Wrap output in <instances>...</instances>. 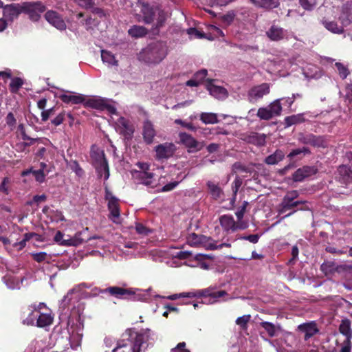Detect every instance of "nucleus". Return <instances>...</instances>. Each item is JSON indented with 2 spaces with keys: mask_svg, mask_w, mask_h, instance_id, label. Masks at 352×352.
<instances>
[{
  "mask_svg": "<svg viewBox=\"0 0 352 352\" xmlns=\"http://www.w3.org/2000/svg\"><path fill=\"white\" fill-rule=\"evenodd\" d=\"M178 135L180 142L188 148L189 152H197L201 150L204 147L202 142H198L187 133L181 132Z\"/></svg>",
  "mask_w": 352,
  "mask_h": 352,
  "instance_id": "10",
  "label": "nucleus"
},
{
  "mask_svg": "<svg viewBox=\"0 0 352 352\" xmlns=\"http://www.w3.org/2000/svg\"><path fill=\"white\" fill-rule=\"evenodd\" d=\"M80 6L85 8H91L94 3V0H74Z\"/></svg>",
  "mask_w": 352,
  "mask_h": 352,
  "instance_id": "59",
  "label": "nucleus"
},
{
  "mask_svg": "<svg viewBox=\"0 0 352 352\" xmlns=\"http://www.w3.org/2000/svg\"><path fill=\"white\" fill-rule=\"evenodd\" d=\"M301 6L307 10H313L316 6V0H299Z\"/></svg>",
  "mask_w": 352,
  "mask_h": 352,
  "instance_id": "53",
  "label": "nucleus"
},
{
  "mask_svg": "<svg viewBox=\"0 0 352 352\" xmlns=\"http://www.w3.org/2000/svg\"><path fill=\"white\" fill-rule=\"evenodd\" d=\"M218 114L214 113L203 112L200 114V120L206 124H217L219 122Z\"/></svg>",
  "mask_w": 352,
  "mask_h": 352,
  "instance_id": "37",
  "label": "nucleus"
},
{
  "mask_svg": "<svg viewBox=\"0 0 352 352\" xmlns=\"http://www.w3.org/2000/svg\"><path fill=\"white\" fill-rule=\"evenodd\" d=\"M210 238H206V236L202 235H197L195 233H192L188 236L187 239V242L190 245L192 246H197L201 243H205V245L206 243L208 241V240Z\"/></svg>",
  "mask_w": 352,
  "mask_h": 352,
  "instance_id": "38",
  "label": "nucleus"
},
{
  "mask_svg": "<svg viewBox=\"0 0 352 352\" xmlns=\"http://www.w3.org/2000/svg\"><path fill=\"white\" fill-rule=\"evenodd\" d=\"M23 80L19 78H12L10 84V89L12 93H16L23 85Z\"/></svg>",
  "mask_w": 352,
  "mask_h": 352,
  "instance_id": "49",
  "label": "nucleus"
},
{
  "mask_svg": "<svg viewBox=\"0 0 352 352\" xmlns=\"http://www.w3.org/2000/svg\"><path fill=\"white\" fill-rule=\"evenodd\" d=\"M213 289H214V287H209L208 288L199 290L196 293L188 292L186 294V297H194V296H201V297H205V298L208 297V298H210L209 302L210 303V300H211L212 296Z\"/></svg>",
  "mask_w": 352,
  "mask_h": 352,
  "instance_id": "41",
  "label": "nucleus"
},
{
  "mask_svg": "<svg viewBox=\"0 0 352 352\" xmlns=\"http://www.w3.org/2000/svg\"><path fill=\"white\" fill-rule=\"evenodd\" d=\"M220 224L226 231H235L237 230L236 223L231 215L225 214L219 219Z\"/></svg>",
  "mask_w": 352,
  "mask_h": 352,
  "instance_id": "27",
  "label": "nucleus"
},
{
  "mask_svg": "<svg viewBox=\"0 0 352 352\" xmlns=\"http://www.w3.org/2000/svg\"><path fill=\"white\" fill-rule=\"evenodd\" d=\"M101 58L104 63L108 66H118V60L116 59L115 56L107 50H101Z\"/></svg>",
  "mask_w": 352,
  "mask_h": 352,
  "instance_id": "39",
  "label": "nucleus"
},
{
  "mask_svg": "<svg viewBox=\"0 0 352 352\" xmlns=\"http://www.w3.org/2000/svg\"><path fill=\"white\" fill-rule=\"evenodd\" d=\"M30 6L29 4L25 3V2L6 5L3 7V16L9 23H12L19 17L20 14L24 13V10H27Z\"/></svg>",
  "mask_w": 352,
  "mask_h": 352,
  "instance_id": "5",
  "label": "nucleus"
},
{
  "mask_svg": "<svg viewBox=\"0 0 352 352\" xmlns=\"http://www.w3.org/2000/svg\"><path fill=\"white\" fill-rule=\"evenodd\" d=\"M154 151L155 152L156 160H167L174 155L176 151V146L172 142H164L156 146Z\"/></svg>",
  "mask_w": 352,
  "mask_h": 352,
  "instance_id": "9",
  "label": "nucleus"
},
{
  "mask_svg": "<svg viewBox=\"0 0 352 352\" xmlns=\"http://www.w3.org/2000/svg\"><path fill=\"white\" fill-rule=\"evenodd\" d=\"M209 30H210V33L214 35V37H219V36L223 37L224 36L223 32L217 26L210 25L209 27Z\"/></svg>",
  "mask_w": 352,
  "mask_h": 352,
  "instance_id": "60",
  "label": "nucleus"
},
{
  "mask_svg": "<svg viewBox=\"0 0 352 352\" xmlns=\"http://www.w3.org/2000/svg\"><path fill=\"white\" fill-rule=\"evenodd\" d=\"M339 19L343 26H347L352 22V4L346 3L342 7Z\"/></svg>",
  "mask_w": 352,
  "mask_h": 352,
  "instance_id": "22",
  "label": "nucleus"
},
{
  "mask_svg": "<svg viewBox=\"0 0 352 352\" xmlns=\"http://www.w3.org/2000/svg\"><path fill=\"white\" fill-rule=\"evenodd\" d=\"M86 284L82 283L79 285L78 286L74 287V289H71L67 295L63 298V299L61 300L60 302V307L63 309L72 306V308L74 307V298L72 297L73 294L77 289H80V288L85 287Z\"/></svg>",
  "mask_w": 352,
  "mask_h": 352,
  "instance_id": "26",
  "label": "nucleus"
},
{
  "mask_svg": "<svg viewBox=\"0 0 352 352\" xmlns=\"http://www.w3.org/2000/svg\"><path fill=\"white\" fill-rule=\"evenodd\" d=\"M6 124L11 128V129H12L14 127L16 121L12 113L10 112L7 115L6 118Z\"/></svg>",
  "mask_w": 352,
  "mask_h": 352,
  "instance_id": "61",
  "label": "nucleus"
},
{
  "mask_svg": "<svg viewBox=\"0 0 352 352\" xmlns=\"http://www.w3.org/2000/svg\"><path fill=\"white\" fill-rule=\"evenodd\" d=\"M228 296V293L226 291H214V288L212 292V296L210 300V303H214L219 301V299Z\"/></svg>",
  "mask_w": 352,
  "mask_h": 352,
  "instance_id": "52",
  "label": "nucleus"
},
{
  "mask_svg": "<svg viewBox=\"0 0 352 352\" xmlns=\"http://www.w3.org/2000/svg\"><path fill=\"white\" fill-rule=\"evenodd\" d=\"M134 11L138 21L146 24L153 23V32H157L164 25L167 17L166 13L157 6L140 1L136 3Z\"/></svg>",
  "mask_w": 352,
  "mask_h": 352,
  "instance_id": "2",
  "label": "nucleus"
},
{
  "mask_svg": "<svg viewBox=\"0 0 352 352\" xmlns=\"http://www.w3.org/2000/svg\"><path fill=\"white\" fill-rule=\"evenodd\" d=\"M45 19L56 28L63 30L66 28V24L63 18L55 11H47L45 14Z\"/></svg>",
  "mask_w": 352,
  "mask_h": 352,
  "instance_id": "16",
  "label": "nucleus"
},
{
  "mask_svg": "<svg viewBox=\"0 0 352 352\" xmlns=\"http://www.w3.org/2000/svg\"><path fill=\"white\" fill-rule=\"evenodd\" d=\"M305 113H298L286 117L284 120L285 127L305 122Z\"/></svg>",
  "mask_w": 352,
  "mask_h": 352,
  "instance_id": "32",
  "label": "nucleus"
},
{
  "mask_svg": "<svg viewBox=\"0 0 352 352\" xmlns=\"http://www.w3.org/2000/svg\"><path fill=\"white\" fill-rule=\"evenodd\" d=\"M32 173L33 175H34L35 177V179L37 182L41 183L44 181L45 179V177L46 175V174L43 172V170H34V171H32V170H26V171H24L23 173V175H28L29 173Z\"/></svg>",
  "mask_w": 352,
  "mask_h": 352,
  "instance_id": "50",
  "label": "nucleus"
},
{
  "mask_svg": "<svg viewBox=\"0 0 352 352\" xmlns=\"http://www.w3.org/2000/svg\"><path fill=\"white\" fill-rule=\"evenodd\" d=\"M251 316L250 314L243 315V316L239 317L236 320V324L239 326L241 329L247 330L248 324L250 321Z\"/></svg>",
  "mask_w": 352,
  "mask_h": 352,
  "instance_id": "45",
  "label": "nucleus"
},
{
  "mask_svg": "<svg viewBox=\"0 0 352 352\" xmlns=\"http://www.w3.org/2000/svg\"><path fill=\"white\" fill-rule=\"evenodd\" d=\"M131 292L129 294V300H138L142 302H149L153 298H164L160 295H157L152 292V289H141L137 288H129Z\"/></svg>",
  "mask_w": 352,
  "mask_h": 352,
  "instance_id": "7",
  "label": "nucleus"
},
{
  "mask_svg": "<svg viewBox=\"0 0 352 352\" xmlns=\"http://www.w3.org/2000/svg\"><path fill=\"white\" fill-rule=\"evenodd\" d=\"M206 186L208 187L209 193L213 199H218L221 198L223 192L218 184H216L212 181H208L206 183Z\"/></svg>",
  "mask_w": 352,
  "mask_h": 352,
  "instance_id": "29",
  "label": "nucleus"
},
{
  "mask_svg": "<svg viewBox=\"0 0 352 352\" xmlns=\"http://www.w3.org/2000/svg\"><path fill=\"white\" fill-rule=\"evenodd\" d=\"M135 230L137 233L144 236L148 235L149 233L151 232V230L150 229L147 228L143 224L139 223L135 224Z\"/></svg>",
  "mask_w": 352,
  "mask_h": 352,
  "instance_id": "57",
  "label": "nucleus"
},
{
  "mask_svg": "<svg viewBox=\"0 0 352 352\" xmlns=\"http://www.w3.org/2000/svg\"><path fill=\"white\" fill-rule=\"evenodd\" d=\"M107 199L109 200L108 208L110 211V218L116 223H120V210L118 200L111 195H107Z\"/></svg>",
  "mask_w": 352,
  "mask_h": 352,
  "instance_id": "15",
  "label": "nucleus"
},
{
  "mask_svg": "<svg viewBox=\"0 0 352 352\" xmlns=\"http://www.w3.org/2000/svg\"><path fill=\"white\" fill-rule=\"evenodd\" d=\"M340 336L336 339V351L338 352H351L352 338L351 322L348 319L341 321L339 326Z\"/></svg>",
  "mask_w": 352,
  "mask_h": 352,
  "instance_id": "4",
  "label": "nucleus"
},
{
  "mask_svg": "<svg viewBox=\"0 0 352 352\" xmlns=\"http://www.w3.org/2000/svg\"><path fill=\"white\" fill-rule=\"evenodd\" d=\"M123 336L113 352H145L155 340V333L148 329L141 331L127 329Z\"/></svg>",
  "mask_w": 352,
  "mask_h": 352,
  "instance_id": "1",
  "label": "nucleus"
},
{
  "mask_svg": "<svg viewBox=\"0 0 352 352\" xmlns=\"http://www.w3.org/2000/svg\"><path fill=\"white\" fill-rule=\"evenodd\" d=\"M38 313L39 311L37 310L35 304L23 308L20 314L22 324L28 326H34Z\"/></svg>",
  "mask_w": 352,
  "mask_h": 352,
  "instance_id": "8",
  "label": "nucleus"
},
{
  "mask_svg": "<svg viewBox=\"0 0 352 352\" xmlns=\"http://www.w3.org/2000/svg\"><path fill=\"white\" fill-rule=\"evenodd\" d=\"M298 140L304 144H309L314 146L320 145V140L311 133H300L298 136Z\"/></svg>",
  "mask_w": 352,
  "mask_h": 352,
  "instance_id": "24",
  "label": "nucleus"
},
{
  "mask_svg": "<svg viewBox=\"0 0 352 352\" xmlns=\"http://www.w3.org/2000/svg\"><path fill=\"white\" fill-rule=\"evenodd\" d=\"M137 166L139 167L140 170H135L133 173V178L140 184L147 186H153L154 184L153 174L148 171V164L138 162Z\"/></svg>",
  "mask_w": 352,
  "mask_h": 352,
  "instance_id": "6",
  "label": "nucleus"
},
{
  "mask_svg": "<svg viewBox=\"0 0 352 352\" xmlns=\"http://www.w3.org/2000/svg\"><path fill=\"white\" fill-rule=\"evenodd\" d=\"M270 93V85L263 83L251 88L248 92V100L250 102L254 103L264 96Z\"/></svg>",
  "mask_w": 352,
  "mask_h": 352,
  "instance_id": "11",
  "label": "nucleus"
},
{
  "mask_svg": "<svg viewBox=\"0 0 352 352\" xmlns=\"http://www.w3.org/2000/svg\"><path fill=\"white\" fill-rule=\"evenodd\" d=\"M322 23L326 29L334 34H341L343 32V28L338 26L337 23L333 21L322 20Z\"/></svg>",
  "mask_w": 352,
  "mask_h": 352,
  "instance_id": "43",
  "label": "nucleus"
},
{
  "mask_svg": "<svg viewBox=\"0 0 352 352\" xmlns=\"http://www.w3.org/2000/svg\"><path fill=\"white\" fill-rule=\"evenodd\" d=\"M305 201H285V199H283L281 204L279 206L278 213L283 214L286 211L298 206L299 204H303Z\"/></svg>",
  "mask_w": 352,
  "mask_h": 352,
  "instance_id": "36",
  "label": "nucleus"
},
{
  "mask_svg": "<svg viewBox=\"0 0 352 352\" xmlns=\"http://www.w3.org/2000/svg\"><path fill=\"white\" fill-rule=\"evenodd\" d=\"M116 128L120 133L126 138H131L134 132V129L129 121L123 117H120L116 122Z\"/></svg>",
  "mask_w": 352,
  "mask_h": 352,
  "instance_id": "19",
  "label": "nucleus"
},
{
  "mask_svg": "<svg viewBox=\"0 0 352 352\" xmlns=\"http://www.w3.org/2000/svg\"><path fill=\"white\" fill-rule=\"evenodd\" d=\"M233 0H208V4L211 7H222L226 6Z\"/></svg>",
  "mask_w": 352,
  "mask_h": 352,
  "instance_id": "56",
  "label": "nucleus"
},
{
  "mask_svg": "<svg viewBox=\"0 0 352 352\" xmlns=\"http://www.w3.org/2000/svg\"><path fill=\"white\" fill-rule=\"evenodd\" d=\"M285 157V153L281 150H276L273 154L267 156L265 162L270 165L276 164L280 162Z\"/></svg>",
  "mask_w": 352,
  "mask_h": 352,
  "instance_id": "40",
  "label": "nucleus"
},
{
  "mask_svg": "<svg viewBox=\"0 0 352 352\" xmlns=\"http://www.w3.org/2000/svg\"><path fill=\"white\" fill-rule=\"evenodd\" d=\"M208 241L205 245V247L208 250H214L217 249H221L223 247H230L231 244L228 243H222L219 245L216 244V242L211 239L208 240Z\"/></svg>",
  "mask_w": 352,
  "mask_h": 352,
  "instance_id": "46",
  "label": "nucleus"
},
{
  "mask_svg": "<svg viewBox=\"0 0 352 352\" xmlns=\"http://www.w3.org/2000/svg\"><path fill=\"white\" fill-rule=\"evenodd\" d=\"M91 157L98 164H100V167L104 171V180L108 179L109 177V170L107 162L104 158V154L102 151L98 147L93 146L91 149Z\"/></svg>",
  "mask_w": 352,
  "mask_h": 352,
  "instance_id": "12",
  "label": "nucleus"
},
{
  "mask_svg": "<svg viewBox=\"0 0 352 352\" xmlns=\"http://www.w3.org/2000/svg\"><path fill=\"white\" fill-rule=\"evenodd\" d=\"M310 151L308 148L303 146L302 148H296L292 150L287 155V157L292 159L293 157L299 155H307L309 154Z\"/></svg>",
  "mask_w": 352,
  "mask_h": 352,
  "instance_id": "48",
  "label": "nucleus"
},
{
  "mask_svg": "<svg viewBox=\"0 0 352 352\" xmlns=\"http://www.w3.org/2000/svg\"><path fill=\"white\" fill-rule=\"evenodd\" d=\"M336 178L341 184L348 186L352 182V170L345 165L340 166Z\"/></svg>",
  "mask_w": 352,
  "mask_h": 352,
  "instance_id": "14",
  "label": "nucleus"
},
{
  "mask_svg": "<svg viewBox=\"0 0 352 352\" xmlns=\"http://www.w3.org/2000/svg\"><path fill=\"white\" fill-rule=\"evenodd\" d=\"M52 321L53 317L50 314L41 313L39 311L34 326L38 327H45L50 326L52 323Z\"/></svg>",
  "mask_w": 352,
  "mask_h": 352,
  "instance_id": "28",
  "label": "nucleus"
},
{
  "mask_svg": "<svg viewBox=\"0 0 352 352\" xmlns=\"http://www.w3.org/2000/svg\"><path fill=\"white\" fill-rule=\"evenodd\" d=\"M110 295L118 298L129 299V289H125L120 287H109L104 289Z\"/></svg>",
  "mask_w": 352,
  "mask_h": 352,
  "instance_id": "23",
  "label": "nucleus"
},
{
  "mask_svg": "<svg viewBox=\"0 0 352 352\" xmlns=\"http://www.w3.org/2000/svg\"><path fill=\"white\" fill-rule=\"evenodd\" d=\"M299 330L304 333V339L308 340L318 332L316 324L314 322L305 323L298 326Z\"/></svg>",
  "mask_w": 352,
  "mask_h": 352,
  "instance_id": "25",
  "label": "nucleus"
},
{
  "mask_svg": "<svg viewBox=\"0 0 352 352\" xmlns=\"http://www.w3.org/2000/svg\"><path fill=\"white\" fill-rule=\"evenodd\" d=\"M256 6L265 9H273L279 6L278 0H251Z\"/></svg>",
  "mask_w": 352,
  "mask_h": 352,
  "instance_id": "34",
  "label": "nucleus"
},
{
  "mask_svg": "<svg viewBox=\"0 0 352 352\" xmlns=\"http://www.w3.org/2000/svg\"><path fill=\"white\" fill-rule=\"evenodd\" d=\"M316 173L314 166H305L296 170L292 175L294 182H302L306 177Z\"/></svg>",
  "mask_w": 352,
  "mask_h": 352,
  "instance_id": "20",
  "label": "nucleus"
},
{
  "mask_svg": "<svg viewBox=\"0 0 352 352\" xmlns=\"http://www.w3.org/2000/svg\"><path fill=\"white\" fill-rule=\"evenodd\" d=\"M168 50L165 43L157 41L149 44L140 53V58L146 63L157 64L167 55Z\"/></svg>",
  "mask_w": 352,
  "mask_h": 352,
  "instance_id": "3",
  "label": "nucleus"
},
{
  "mask_svg": "<svg viewBox=\"0 0 352 352\" xmlns=\"http://www.w3.org/2000/svg\"><path fill=\"white\" fill-rule=\"evenodd\" d=\"M9 178L4 177L1 184H0V191L5 193L6 195L8 194V188L7 186L9 184Z\"/></svg>",
  "mask_w": 352,
  "mask_h": 352,
  "instance_id": "63",
  "label": "nucleus"
},
{
  "mask_svg": "<svg viewBox=\"0 0 352 352\" xmlns=\"http://www.w3.org/2000/svg\"><path fill=\"white\" fill-rule=\"evenodd\" d=\"M260 326L266 331V332L270 337H274L276 336L277 332L279 329L278 326H276L272 322L266 321L261 322L260 323Z\"/></svg>",
  "mask_w": 352,
  "mask_h": 352,
  "instance_id": "42",
  "label": "nucleus"
},
{
  "mask_svg": "<svg viewBox=\"0 0 352 352\" xmlns=\"http://www.w3.org/2000/svg\"><path fill=\"white\" fill-rule=\"evenodd\" d=\"M155 135L156 131L153 123L149 120H145L143 123L142 127V136L144 142L146 144H152Z\"/></svg>",
  "mask_w": 352,
  "mask_h": 352,
  "instance_id": "18",
  "label": "nucleus"
},
{
  "mask_svg": "<svg viewBox=\"0 0 352 352\" xmlns=\"http://www.w3.org/2000/svg\"><path fill=\"white\" fill-rule=\"evenodd\" d=\"M128 34L132 38H142L148 34V30L144 26L134 25L129 29Z\"/></svg>",
  "mask_w": 352,
  "mask_h": 352,
  "instance_id": "31",
  "label": "nucleus"
},
{
  "mask_svg": "<svg viewBox=\"0 0 352 352\" xmlns=\"http://www.w3.org/2000/svg\"><path fill=\"white\" fill-rule=\"evenodd\" d=\"M257 116L261 120H268L274 117L267 107L259 108L257 111Z\"/></svg>",
  "mask_w": 352,
  "mask_h": 352,
  "instance_id": "47",
  "label": "nucleus"
},
{
  "mask_svg": "<svg viewBox=\"0 0 352 352\" xmlns=\"http://www.w3.org/2000/svg\"><path fill=\"white\" fill-rule=\"evenodd\" d=\"M235 15L234 11H229L227 14L221 16V21L225 25H229L233 22Z\"/></svg>",
  "mask_w": 352,
  "mask_h": 352,
  "instance_id": "55",
  "label": "nucleus"
},
{
  "mask_svg": "<svg viewBox=\"0 0 352 352\" xmlns=\"http://www.w3.org/2000/svg\"><path fill=\"white\" fill-rule=\"evenodd\" d=\"M267 107L274 117L280 116L282 111L280 99L275 100Z\"/></svg>",
  "mask_w": 352,
  "mask_h": 352,
  "instance_id": "44",
  "label": "nucleus"
},
{
  "mask_svg": "<svg viewBox=\"0 0 352 352\" xmlns=\"http://www.w3.org/2000/svg\"><path fill=\"white\" fill-rule=\"evenodd\" d=\"M188 34L190 37L201 38L204 37V34L198 31L196 28H190L187 30Z\"/></svg>",
  "mask_w": 352,
  "mask_h": 352,
  "instance_id": "62",
  "label": "nucleus"
},
{
  "mask_svg": "<svg viewBox=\"0 0 352 352\" xmlns=\"http://www.w3.org/2000/svg\"><path fill=\"white\" fill-rule=\"evenodd\" d=\"M335 65L338 69L340 76L342 79L346 78L347 76L349 74V71L348 68L341 63H336Z\"/></svg>",
  "mask_w": 352,
  "mask_h": 352,
  "instance_id": "51",
  "label": "nucleus"
},
{
  "mask_svg": "<svg viewBox=\"0 0 352 352\" xmlns=\"http://www.w3.org/2000/svg\"><path fill=\"white\" fill-rule=\"evenodd\" d=\"M30 6L24 10V13L29 15L30 19L33 21H37L40 19V14L45 11V7L41 3L25 2Z\"/></svg>",
  "mask_w": 352,
  "mask_h": 352,
  "instance_id": "17",
  "label": "nucleus"
},
{
  "mask_svg": "<svg viewBox=\"0 0 352 352\" xmlns=\"http://www.w3.org/2000/svg\"><path fill=\"white\" fill-rule=\"evenodd\" d=\"M58 97L65 103L80 104L85 101V96L81 94L63 91Z\"/></svg>",
  "mask_w": 352,
  "mask_h": 352,
  "instance_id": "21",
  "label": "nucleus"
},
{
  "mask_svg": "<svg viewBox=\"0 0 352 352\" xmlns=\"http://www.w3.org/2000/svg\"><path fill=\"white\" fill-rule=\"evenodd\" d=\"M208 74L206 69H201L194 74V78L201 84L206 78Z\"/></svg>",
  "mask_w": 352,
  "mask_h": 352,
  "instance_id": "58",
  "label": "nucleus"
},
{
  "mask_svg": "<svg viewBox=\"0 0 352 352\" xmlns=\"http://www.w3.org/2000/svg\"><path fill=\"white\" fill-rule=\"evenodd\" d=\"M106 99L100 98H93L85 100V106L91 107L96 109L104 110V106L105 104Z\"/></svg>",
  "mask_w": 352,
  "mask_h": 352,
  "instance_id": "35",
  "label": "nucleus"
},
{
  "mask_svg": "<svg viewBox=\"0 0 352 352\" xmlns=\"http://www.w3.org/2000/svg\"><path fill=\"white\" fill-rule=\"evenodd\" d=\"M266 34L272 41H278L283 38L285 36L284 30L276 25H272Z\"/></svg>",
  "mask_w": 352,
  "mask_h": 352,
  "instance_id": "30",
  "label": "nucleus"
},
{
  "mask_svg": "<svg viewBox=\"0 0 352 352\" xmlns=\"http://www.w3.org/2000/svg\"><path fill=\"white\" fill-rule=\"evenodd\" d=\"M64 234L58 231L54 238V241L62 245H74L76 246L80 243L77 239H69L67 240L63 239Z\"/></svg>",
  "mask_w": 352,
  "mask_h": 352,
  "instance_id": "33",
  "label": "nucleus"
},
{
  "mask_svg": "<svg viewBox=\"0 0 352 352\" xmlns=\"http://www.w3.org/2000/svg\"><path fill=\"white\" fill-rule=\"evenodd\" d=\"M298 197V192L297 190H292L288 192L283 199H285V201H294L296 198Z\"/></svg>",
  "mask_w": 352,
  "mask_h": 352,
  "instance_id": "64",
  "label": "nucleus"
},
{
  "mask_svg": "<svg viewBox=\"0 0 352 352\" xmlns=\"http://www.w3.org/2000/svg\"><path fill=\"white\" fill-rule=\"evenodd\" d=\"M174 123L176 124H179L182 127L186 128L191 131H196L197 130V128L193 125L192 122H187L181 119L175 120Z\"/></svg>",
  "mask_w": 352,
  "mask_h": 352,
  "instance_id": "54",
  "label": "nucleus"
},
{
  "mask_svg": "<svg viewBox=\"0 0 352 352\" xmlns=\"http://www.w3.org/2000/svg\"><path fill=\"white\" fill-rule=\"evenodd\" d=\"M214 80H208L206 89L210 94L218 100H224L228 96V92L226 88L215 85Z\"/></svg>",
  "mask_w": 352,
  "mask_h": 352,
  "instance_id": "13",
  "label": "nucleus"
}]
</instances>
